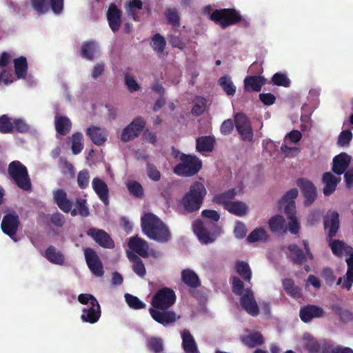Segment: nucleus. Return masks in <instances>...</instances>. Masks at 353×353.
<instances>
[{
    "label": "nucleus",
    "instance_id": "24",
    "mask_svg": "<svg viewBox=\"0 0 353 353\" xmlns=\"http://www.w3.org/2000/svg\"><path fill=\"white\" fill-rule=\"evenodd\" d=\"M86 134L97 145H102L107 141V133L104 129L95 125L88 128Z\"/></svg>",
    "mask_w": 353,
    "mask_h": 353
},
{
    "label": "nucleus",
    "instance_id": "47",
    "mask_svg": "<svg viewBox=\"0 0 353 353\" xmlns=\"http://www.w3.org/2000/svg\"><path fill=\"white\" fill-rule=\"evenodd\" d=\"M332 253L338 256L343 255V252H350L353 250L350 246H346L345 243L340 240H333L330 243Z\"/></svg>",
    "mask_w": 353,
    "mask_h": 353
},
{
    "label": "nucleus",
    "instance_id": "59",
    "mask_svg": "<svg viewBox=\"0 0 353 353\" xmlns=\"http://www.w3.org/2000/svg\"><path fill=\"white\" fill-rule=\"evenodd\" d=\"M205 105L206 100L204 98H197L192 108V113L196 116L201 115L205 110Z\"/></svg>",
    "mask_w": 353,
    "mask_h": 353
},
{
    "label": "nucleus",
    "instance_id": "27",
    "mask_svg": "<svg viewBox=\"0 0 353 353\" xmlns=\"http://www.w3.org/2000/svg\"><path fill=\"white\" fill-rule=\"evenodd\" d=\"M72 123L66 116L57 115L54 117V127L57 135L65 136L72 129Z\"/></svg>",
    "mask_w": 353,
    "mask_h": 353
},
{
    "label": "nucleus",
    "instance_id": "14",
    "mask_svg": "<svg viewBox=\"0 0 353 353\" xmlns=\"http://www.w3.org/2000/svg\"><path fill=\"white\" fill-rule=\"evenodd\" d=\"M296 184L305 197V205H312L316 199V188L312 181L304 178L298 179Z\"/></svg>",
    "mask_w": 353,
    "mask_h": 353
},
{
    "label": "nucleus",
    "instance_id": "55",
    "mask_svg": "<svg viewBox=\"0 0 353 353\" xmlns=\"http://www.w3.org/2000/svg\"><path fill=\"white\" fill-rule=\"evenodd\" d=\"M267 237L266 231L263 228L254 230L247 237L249 243H254L258 241L265 240Z\"/></svg>",
    "mask_w": 353,
    "mask_h": 353
},
{
    "label": "nucleus",
    "instance_id": "16",
    "mask_svg": "<svg viewBox=\"0 0 353 353\" xmlns=\"http://www.w3.org/2000/svg\"><path fill=\"white\" fill-rule=\"evenodd\" d=\"M242 307L251 316H256L259 313L257 303L254 299L252 290L250 288H246L245 293L240 300Z\"/></svg>",
    "mask_w": 353,
    "mask_h": 353
},
{
    "label": "nucleus",
    "instance_id": "2",
    "mask_svg": "<svg viewBox=\"0 0 353 353\" xmlns=\"http://www.w3.org/2000/svg\"><path fill=\"white\" fill-rule=\"evenodd\" d=\"M54 203L59 209L65 213L70 212L72 216L77 214L83 217L90 215V210L87 205V201L85 199L77 198L75 201L76 208L72 209V201L68 199L67 193L62 189H57L53 192Z\"/></svg>",
    "mask_w": 353,
    "mask_h": 353
},
{
    "label": "nucleus",
    "instance_id": "4",
    "mask_svg": "<svg viewBox=\"0 0 353 353\" xmlns=\"http://www.w3.org/2000/svg\"><path fill=\"white\" fill-rule=\"evenodd\" d=\"M298 194V190L292 188L283 195L278 203L280 209L284 208V212L289 220L288 230L293 234H298L300 230V223L296 216V210L294 201Z\"/></svg>",
    "mask_w": 353,
    "mask_h": 353
},
{
    "label": "nucleus",
    "instance_id": "43",
    "mask_svg": "<svg viewBox=\"0 0 353 353\" xmlns=\"http://www.w3.org/2000/svg\"><path fill=\"white\" fill-rule=\"evenodd\" d=\"M270 230L273 232H285V220L281 215L273 216L268 221Z\"/></svg>",
    "mask_w": 353,
    "mask_h": 353
},
{
    "label": "nucleus",
    "instance_id": "50",
    "mask_svg": "<svg viewBox=\"0 0 353 353\" xmlns=\"http://www.w3.org/2000/svg\"><path fill=\"white\" fill-rule=\"evenodd\" d=\"M151 45L156 52L162 54L165 50L166 41L162 35L159 33H157L152 37Z\"/></svg>",
    "mask_w": 353,
    "mask_h": 353
},
{
    "label": "nucleus",
    "instance_id": "37",
    "mask_svg": "<svg viewBox=\"0 0 353 353\" xmlns=\"http://www.w3.org/2000/svg\"><path fill=\"white\" fill-rule=\"evenodd\" d=\"M83 136L81 132H74L71 137H68L67 143L70 145L74 154L81 152L83 148Z\"/></svg>",
    "mask_w": 353,
    "mask_h": 353
},
{
    "label": "nucleus",
    "instance_id": "23",
    "mask_svg": "<svg viewBox=\"0 0 353 353\" xmlns=\"http://www.w3.org/2000/svg\"><path fill=\"white\" fill-rule=\"evenodd\" d=\"M347 270L344 278L339 277L336 285H341V288L350 290L353 284V253L346 259Z\"/></svg>",
    "mask_w": 353,
    "mask_h": 353
},
{
    "label": "nucleus",
    "instance_id": "61",
    "mask_svg": "<svg viewBox=\"0 0 353 353\" xmlns=\"http://www.w3.org/2000/svg\"><path fill=\"white\" fill-rule=\"evenodd\" d=\"M301 138L302 134L299 130H292L285 136L284 142L285 143H296Z\"/></svg>",
    "mask_w": 353,
    "mask_h": 353
},
{
    "label": "nucleus",
    "instance_id": "52",
    "mask_svg": "<svg viewBox=\"0 0 353 353\" xmlns=\"http://www.w3.org/2000/svg\"><path fill=\"white\" fill-rule=\"evenodd\" d=\"M126 187L129 192L137 198L143 196V188L140 183L136 181H129L126 183Z\"/></svg>",
    "mask_w": 353,
    "mask_h": 353
},
{
    "label": "nucleus",
    "instance_id": "5",
    "mask_svg": "<svg viewBox=\"0 0 353 353\" xmlns=\"http://www.w3.org/2000/svg\"><path fill=\"white\" fill-rule=\"evenodd\" d=\"M209 19L222 29H225L240 23L242 15L234 8L215 9L209 16Z\"/></svg>",
    "mask_w": 353,
    "mask_h": 353
},
{
    "label": "nucleus",
    "instance_id": "30",
    "mask_svg": "<svg viewBox=\"0 0 353 353\" xmlns=\"http://www.w3.org/2000/svg\"><path fill=\"white\" fill-rule=\"evenodd\" d=\"M43 256L52 264L63 265L65 263L64 254L54 245L46 249Z\"/></svg>",
    "mask_w": 353,
    "mask_h": 353
},
{
    "label": "nucleus",
    "instance_id": "31",
    "mask_svg": "<svg viewBox=\"0 0 353 353\" xmlns=\"http://www.w3.org/2000/svg\"><path fill=\"white\" fill-rule=\"evenodd\" d=\"M181 338V345L185 353H199L196 341L189 330H184Z\"/></svg>",
    "mask_w": 353,
    "mask_h": 353
},
{
    "label": "nucleus",
    "instance_id": "46",
    "mask_svg": "<svg viewBox=\"0 0 353 353\" xmlns=\"http://www.w3.org/2000/svg\"><path fill=\"white\" fill-rule=\"evenodd\" d=\"M218 83L228 95L234 96L235 94L236 88L229 76L225 75L221 77L219 79Z\"/></svg>",
    "mask_w": 353,
    "mask_h": 353
},
{
    "label": "nucleus",
    "instance_id": "15",
    "mask_svg": "<svg viewBox=\"0 0 353 353\" xmlns=\"http://www.w3.org/2000/svg\"><path fill=\"white\" fill-rule=\"evenodd\" d=\"M339 214L336 211H328L324 217V229L330 240L336 235L339 229Z\"/></svg>",
    "mask_w": 353,
    "mask_h": 353
},
{
    "label": "nucleus",
    "instance_id": "45",
    "mask_svg": "<svg viewBox=\"0 0 353 353\" xmlns=\"http://www.w3.org/2000/svg\"><path fill=\"white\" fill-rule=\"evenodd\" d=\"M236 194L234 188L230 189L223 193L218 194L213 197V202L219 205H223V208L226 207V204L231 202V199H234Z\"/></svg>",
    "mask_w": 353,
    "mask_h": 353
},
{
    "label": "nucleus",
    "instance_id": "20",
    "mask_svg": "<svg viewBox=\"0 0 353 353\" xmlns=\"http://www.w3.org/2000/svg\"><path fill=\"white\" fill-rule=\"evenodd\" d=\"M149 312L155 321L164 326L176 321V313L173 311H159L155 308H150Z\"/></svg>",
    "mask_w": 353,
    "mask_h": 353
},
{
    "label": "nucleus",
    "instance_id": "3",
    "mask_svg": "<svg viewBox=\"0 0 353 353\" xmlns=\"http://www.w3.org/2000/svg\"><path fill=\"white\" fill-rule=\"evenodd\" d=\"M206 195L207 190L201 182L192 183L189 190L181 199V205L184 210L188 213L199 211Z\"/></svg>",
    "mask_w": 353,
    "mask_h": 353
},
{
    "label": "nucleus",
    "instance_id": "60",
    "mask_svg": "<svg viewBox=\"0 0 353 353\" xmlns=\"http://www.w3.org/2000/svg\"><path fill=\"white\" fill-rule=\"evenodd\" d=\"M13 123L14 130L19 133H27L30 131V125L21 118L14 119Z\"/></svg>",
    "mask_w": 353,
    "mask_h": 353
},
{
    "label": "nucleus",
    "instance_id": "25",
    "mask_svg": "<svg viewBox=\"0 0 353 353\" xmlns=\"http://www.w3.org/2000/svg\"><path fill=\"white\" fill-rule=\"evenodd\" d=\"M101 316V307L99 303L96 305H92L82 310L81 319L83 322L94 324L98 321Z\"/></svg>",
    "mask_w": 353,
    "mask_h": 353
},
{
    "label": "nucleus",
    "instance_id": "18",
    "mask_svg": "<svg viewBox=\"0 0 353 353\" xmlns=\"http://www.w3.org/2000/svg\"><path fill=\"white\" fill-rule=\"evenodd\" d=\"M121 15L122 12L114 3L110 5L107 13V20L108 25L112 32H117L121 27Z\"/></svg>",
    "mask_w": 353,
    "mask_h": 353
},
{
    "label": "nucleus",
    "instance_id": "21",
    "mask_svg": "<svg viewBox=\"0 0 353 353\" xmlns=\"http://www.w3.org/2000/svg\"><path fill=\"white\" fill-rule=\"evenodd\" d=\"M192 228L194 232L196 234L201 242L205 244L213 243L216 239L214 234H211L204 227L202 221L197 219L193 224Z\"/></svg>",
    "mask_w": 353,
    "mask_h": 353
},
{
    "label": "nucleus",
    "instance_id": "48",
    "mask_svg": "<svg viewBox=\"0 0 353 353\" xmlns=\"http://www.w3.org/2000/svg\"><path fill=\"white\" fill-rule=\"evenodd\" d=\"M174 33L168 35L169 43L172 48L179 50H184L186 47V43L181 37V32L176 29L173 30Z\"/></svg>",
    "mask_w": 353,
    "mask_h": 353
},
{
    "label": "nucleus",
    "instance_id": "42",
    "mask_svg": "<svg viewBox=\"0 0 353 353\" xmlns=\"http://www.w3.org/2000/svg\"><path fill=\"white\" fill-rule=\"evenodd\" d=\"M164 15L168 23L173 28H178L181 26V14L176 8H169L165 10Z\"/></svg>",
    "mask_w": 353,
    "mask_h": 353
},
{
    "label": "nucleus",
    "instance_id": "35",
    "mask_svg": "<svg viewBox=\"0 0 353 353\" xmlns=\"http://www.w3.org/2000/svg\"><path fill=\"white\" fill-rule=\"evenodd\" d=\"M127 256L130 261L132 263V268L134 272L141 278L144 277L146 274V270L141 258L131 252H127Z\"/></svg>",
    "mask_w": 353,
    "mask_h": 353
},
{
    "label": "nucleus",
    "instance_id": "51",
    "mask_svg": "<svg viewBox=\"0 0 353 353\" xmlns=\"http://www.w3.org/2000/svg\"><path fill=\"white\" fill-rule=\"evenodd\" d=\"M31 6L39 14L47 13L50 8L48 0H30Z\"/></svg>",
    "mask_w": 353,
    "mask_h": 353
},
{
    "label": "nucleus",
    "instance_id": "10",
    "mask_svg": "<svg viewBox=\"0 0 353 353\" xmlns=\"http://www.w3.org/2000/svg\"><path fill=\"white\" fill-rule=\"evenodd\" d=\"M20 225L17 213L12 210L6 214L1 221V228L4 234L9 236L14 241H17L16 234Z\"/></svg>",
    "mask_w": 353,
    "mask_h": 353
},
{
    "label": "nucleus",
    "instance_id": "7",
    "mask_svg": "<svg viewBox=\"0 0 353 353\" xmlns=\"http://www.w3.org/2000/svg\"><path fill=\"white\" fill-rule=\"evenodd\" d=\"M181 163L174 168V172L183 176H191L201 169L202 162L196 156H180Z\"/></svg>",
    "mask_w": 353,
    "mask_h": 353
},
{
    "label": "nucleus",
    "instance_id": "1",
    "mask_svg": "<svg viewBox=\"0 0 353 353\" xmlns=\"http://www.w3.org/2000/svg\"><path fill=\"white\" fill-rule=\"evenodd\" d=\"M141 221L142 231L149 239L159 243H166L171 239L168 228L155 214L145 213Z\"/></svg>",
    "mask_w": 353,
    "mask_h": 353
},
{
    "label": "nucleus",
    "instance_id": "38",
    "mask_svg": "<svg viewBox=\"0 0 353 353\" xmlns=\"http://www.w3.org/2000/svg\"><path fill=\"white\" fill-rule=\"evenodd\" d=\"M214 139L210 136L200 137L196 139V148L200 152H212L214 148Z\"/></svg>",
    "mask_w": 353,
    "mask_h": 353
},
{
    "label": "nucleus",
    "instance_id": "13",
    "mask_svg": "<svg viewBox=\"0 0 353 353\" xmlns=\"http://www.w3.org/2000/svg\"><path fill=\"white\" fill-rule=\"evenodd\" d=\"M87 234L103 248L113 249L114 248V241L110 234L103 230L91 228L88 230Z\"/></svg>",
    "mask_w": 353,
    "mask_h": 353
},
{
    "label": "nucleus",
    "instance_id": "32",
    "mask_svg": "<svg viewBox=\"0 0 353 353\" xmlns=\"http://www.w3.org/2000/svg\"><path fill=\"white\" fill-rule=\"evenodd\" d=\"M182 282L190 289H196L201 285V281L194 271L185 269L181 272Z\"/></svg>",
    "mask_w": 353,
    "mask_h": 353
},
{
    "label": "nucleus",
    "instance_id": "6",
    "mask_svg": "<svg viewBox=\"0 0 353 353\" xmlns=\"http://www.w3.org/2000/svg\"><path fill=\"white\" fill-rule=\"evenodd\" d=\"M8 174L17 185L24 191L32 189L26 168L19 161H12L8 167Z\"/></svg>",
    "mask_w": 353,
    "mask_h": 353
},
{
    "label": "nucleus",
    "instance_id": "39",
    "mask_svg": "<svg viewBox=\"0 0 353 353\" xmlns=\"http://www.w3.org/2000/svg\"><path fill=\"white\" fill-rule=\"evenodd\" d=\"M14 72L17 79H25L27 76L28 63L25 57H20L14 60Z\"/></svg>",
    "mask_w": 353,
    "mask_h": 353
},
{
    "label": "nucleus",
    "instance_id": "11",
    "mask_svg": "<svg viewBox=\"0 0 353 353\" xmlns=\"http://www.w3.org/2000/svg\"><path fill=\"white\" fill-rule=\"evenodd\" d=\"M234 125L243 141H252L254 135L252 128L249 119L245 114L237 113L234 118Z\"/></svg>",
    "mask_w": 353,
    "mask_h": 353
},
{
    "label": "nucleus",
    "instance_id": "12",
    "mask_svg": "<svg viewBox=\"0 0 353 353\" xmlns=\"http://www.w3.org/2000/svg\"><path fill=\"white\" fill-rule=\"evenodd\" d=\"M86 264L90 272L96 276L101 277L104 274L103 263L97 252L90 248L84 250Z\"/></svg>",
    "mask_w": 353,
    "mask_h": 353
},
{
    "label": "nucleus",
    "instance_id": "58",
    "mask_svg": "<svg viewBox=\"0 0 353 353\" xmlns=\"http://www.w3.org/2000/svg\"><path fill=\"white\" fill-rule=\"evenodd\" d=\"M352 139V133L350 130H343L339 135L337 143L340 146H347Z\"/></svg>",
    "mask_w": 353,
    "mask_h": 353
},
{
    "label": "nucleus",
    "instance_id": "40",
    "mask_svg": "<svg viewBox=\"0 0 353 353\" xmlns=\"http://www.w3.org/2000/svg\"><path fill=\"white\" fill-rule=\"evenodd\" d=\"M224 209L236 216H242L247 213L248 208L243 202L237 201L227 203Z\"/></svg>",
    "mask_w": 353,
    "mask_h": 353
},
{
    "label": "nucleus",
    "instance_id": "33",
    "mask_svg": "<svg viewBox=\"0 0 353 353\" xmlns=\"http://www.w3.org/2000/svg\"><path fill=\"white\" fill-rule=\"evenodd\" d=\"M351 156H334L332 161V170L338 175L342 174L348 168Z\"/></svg>",
    "mask_w": 353,
    "mask_h": 353
},
{
    "label": "nucleus",
    "instance_id": "63",
    "mask_svg": "<svg viewBox=\"0 0 353 353\" xmlns=\"http://www.w3.org/2000/svg\"><path fill=\"white\" fill-rule=\"evenodd\" d=\"M146 172L148 177L151 180L154 181H159L161 179V173L154 165L152 163H148L146 167Z\"/></svg>",
    "mask_w": 353,
    "mask_h": 353
},
{
    "label": "nucleus",
    "instance_id": "54",
    "mask_svg": "<svg viewBox=\"0 0 353 353\" xmlns=\"http://www.w3.org/2000/svg\"><path fill=\"white\" fill-rule=\"evenodd\" d=\"M272 83L277 86L288 88L290 85L291 81L285 74L276 72L272 77Z\"/></svg>",
    "mask_w": 353,
    "mask_h": 353
},
{
    "label": "nucleus",
    "instance_id": "41",
    "mask_svg": "<svg viewBox=\"0 0 353 353\" xmlns=\"http://www.w3.org/2000/svg\"><path fill=\"white\" fill-rule=\"evenodd\" d=\"M282 285L285 292L292 297L300 298L302 296L301 288L297 287L292 279H284Z\"/></svg>",
    "mask_w": 353,
    "mask_h": 353
},
{
    "label": "nucleus",
    "instance_id": "36",
    "mask_svg": "<svg viewBox=\"0 0 353 353\" xmlns=\"http://www.w3.org/2000/svg\"><path fill=\"white\" fill-rule=\"evenodd\" d=\"M98 46L94 41H87L83 42L81 48V55L83 58L92 61L96 57Z\"/></svg>",
    "mask_w": 353,
    "mask_h": 353
},
{
    "label": "nucleus",
    "instance_id": "44",
    "mask_svg": "<svg viewBox=\"0 0 353 353\" xmlns=\"http://www.w3.org/2000/svg\"><path fill=\"white\" fill-rule=\"evenodd\" d=\"M235 270L245 281H250L252 274L250 267L247 262L237 261L235 264Z\"/></svg>",
    "mask_w": 353,
    "mask_h": 353
},
{
    "label": "nucleus",
    "instance_id": "57",
    "mask_svg": "<svg viewBox=\"0 0 353 353\" xmlns=\"http://www.w3.org/2000/svg\"><path fill=\"white\" fill-rule=\"evenodd\" d=\"M14 81L12 69H1L0 70V85H8Z\"/></svg>",
    "mask_w": 353,
    "mask_h": 353
},
{
    "label": "nucleus",
    "instance_id": "17",
    "mask_svg": "<svg viewBox=\"0 0 353 353\" xmlns=\"http://www.w3.org/2000/svg\"><path fill=\"white\" fill-rule=\"evenodd\" d=\"M324 314L321 307L312 304L301 307L299 312L300 319L304 323H309L314 318L323 317Z\"/></svg>",
    "mask_w": 353,
    "mask_h": 353
},
{
    "label": "nucleus",
    "instance_id": "26",
    "mask_svg": "<svg viewBox=\"0 0 353 353\" xmlns=\"http://www.w3.org/2000/svg\"><path fill=\"white\" fill-rule=\"evenodd\" d=\"M128 247L142 257L148 256V245L143 239L137 236L131 237L128 241Z\"/></svg>",
    "mask_w": 353,
    "mask_h": 353
},
{
    "label": "nucleus",
    "instance_id": "9",
    "mask_svg": "<svg viewBox=\"0 0 353 353\" xmlns=\"http://www.w3.org/2000/svg\"><path fill=\"white\" fill-rule=\"evenodd\" d=\"M146 121L141 117H135L132 121L123 128L121 140L128 142L138 137L145 128Z\"/></svg>",
    "mask_w": 353,
    "mask_h": 353
},
{
    "label": "nucleus",
    "instance_id": "56",
    "mask_svg": "<svg viewBox=\"0 0 353 353\" xmlns=\"http://www.w3.org/2000/svg\"><path fill=\"white\" fill-rule=\"evenodd\" d=\"M148 347L150 350L155 352L160 353L163 350V341L161 338L152 337L148 340Z\"/></svg>",
    "mask_w": 353,
    "mask_h": 353
},
{
    "label": "nucleus",
    "instance_id": "34",
    "mask_svg": "<svg viewBox=\"0 0 353 353\" xmlns=\"http://www.w3.org/2000/svg\"><path fill=\"white\" fill-rule=\"evenodd\" d=\"M240 340L243 344L250 348L261 345L264 343V338L259 332H255L245 336H241Z\"/></svg>",
    "mask_w": 353,
    "mask_h": 353
},
{
    "label": "nucleus",
    "instance_id": "22",
    "mask_svg": "<svg viewBox=\"0 0 353 353\" xmlns=\"http://www.w3.org/2000/svg\"><path fill=\"white\" fill-rule=\"evenodd\" d=\"M341 181V177L334 176L331 172H327L323 174L322 182L324 184L323 194L326 196L332 194Z\"/></svg>",
    "mask_w": 353,
    "mask_h": 353
},
{
    "label": "nucleus",
    "instance_id": "8",
    "mask_svg": "<svg viewBox=\"0 0 353 353\" xmlns=\"http://www.w3.org/2000/svg\"><path fill=\"white\" fill-rule=\"evenodd\" d=\"M174 291L168 287H163L157 291L151 301L152 307L157 310H167L176 302Z\"/></svg>",
    "mask_w": 353,
    "mask_h": 353
},
{
    "label": "nucleus",
    "instance_id": "29",
    "mask_svg": "<svg viewBox=\"0 0 353 353\" xmlns=\"http://www.w3.org/2000/svg\"><path fill=\"white\" fill-rule=\"evenodd\" d=\"M92 188L99 198L105 205H108L109 190L107 184L99 178H94L92 182Z\"/></svg>",
    "mask_w": 353,
    "mask_h": 353
},
{
    "label": "nucleus",
    "instance_id": "49",
    "mask_svg": "<svg viewBox=\"0 0 353 353\" xmlns=\"http://www.w3.org/2000/svg\"><path fill=\"white\" fill-rule=\"evenodd\" d=\"M14 132L13 119L8 116L3 114L0 116V133L10 134Z\"/></svg>",
    "mask_w": 353,
    "mask_h": 353
},
{
    "label": "nucleus",
    "instance_id": "62",
    "mask_svg": "<svg viewBox=\"0 0 353 353\" xmlns=\"http://www.w3.org/2000/svg\"><path fill=\"white\" fill-rule=\"evenodd\" d=\"M90 175L87 170L80 171L77 176V183L79 188L85 189L89 183Z\"/></svg>",
    "mask_w": 353,
    "mask_h": 353
},
{
    "label": "nucleus",
    "instance_id": "28",
    "mask_svg": "<svg viewBox=\"0 0 353 353\" xmlns=\"http://www.w3.org/2000/svg\"><path fill=\"white\" fill-rule=\"evenodd\" d=\"M288 250L289 251L288 258L294 264L301 265L308 259L304 251L296 244H290L288 246Z\"/></svg>",
    "mask_w": 353,
    "mask_h": 353
},
{
    "label": "nucleus",
    "instance_id": "19",
    "mask_svg": "<svg viewBox=\"0 0 353 353\" xmlns=\"http://www.w3.org/2000/svg\"><path fill=\"white\" fill-rule=\"evenodd\" d=\"M267 79L261 75H249L243 80L244 90L248 92H260Z\"/></svg>",
    "mask_w": 353,
    "mask_h": 353
},
{
    "label": "nucleus",
    "instance_id": "53",
    "mask_svg": "<svg viewBox=\"0 0 353 353\" xmlns=\"http://www.w3.org/2000/svg\"><path fill=\"white\" fill-rule=\"evenodd\" d=\"M124 297L127 304L132 309L141 310L145 308L146 306V305L136 296L127 293L125 294Z\"/></svg>",
    "mask_w": 353,
    "mask_h": 353
},
{
    "label": "nucleus",
    "instance_id": "64",
    "mask_svg": "<svg viewBox=\"0 0 353 353\" xmlns=\"http://www.w3.org/2000/svg\"><path fill=\"white\" fill-rule=\"evenodd\" d=\"M50 221L52 225L57 228H62L65 223L64 216L59 212L50 215Z\"/></svg>",
    "mask_w": 353,
    "mask_h": 353
}]
</instances>
